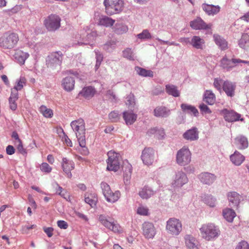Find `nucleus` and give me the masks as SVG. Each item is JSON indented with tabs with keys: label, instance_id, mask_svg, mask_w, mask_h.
Masks as SVG:
<instances>
[{
	"label": "nucleus",
	"instance_id": "obj_1",
	"mask_svg": "<svg viewBox=\"0 0 249 249\" xmlns=\"http://www.w3.org/2000/svg\"><path fill=\"white\" fill-rule=\"evenodd\" d=\"M71 126L75 133L79 145L81 147L85 148L84 149V154H87L88 151V149L86 147V129L84 120L80 118L77 120L73 121L71 123Z\"/></svg>",
	"mask_w": 249,
	"mask_h": 249
},
{
	"label": "nucleus",
	"instance_id": "obj_2",
	"mask_svg": "<svg viewBox=\"0 0 249 249\" xmlns=\"http://www.w3.org/2000/svg\"><path fill=\"white\" fill-rule=\"evenodd\" d=\"M199 231L202 238L207 241L215 240L220 234L218 227L211 223L203 224Z\"/></svg>",
	"mask_w": 249,
	"mask_h": 249
},
{
	"label": "nucleus",
	"instance_id": "obj_3",
	"mask_svg": "<svg viewBox=\"0 0 249 249\" xmlns=\"http://www.w3.org/2000/svg\"><path fill=\"white\" fill-rule=\"evenodd\" d=\"M63 54L61 51L53 52L46 59L47 68L50 71H59L61 68Z\"/></svg>",
	"mask_w": 249,
	"mask_h": 249
},
{
	"label": "nucleus",
	"instance_id": "obj_4",
	"mask_svg": "<svg viewBox=\"0 0 249 249\" xmlns=\"http://www.w3.org/2000/svg\"><path fill=\"white\" fill-rule=\"evenodd\" d=\"M18 41V36L15 33L5 34L0 37V47L4 49L13 48Z\"/></svg>",
	"mask_w": 249,
	"mask_h": 249
},
{
	"label": "nucleus",
	"instance_id": "obj_5",
	"mask_svg": "<svg viewBox=\"0 0 249 249\" xmlns=\"http://www.w3.org/2000/svg\"><path fill=\"white\" fill-rule=\"evenodd\" d=\"M166 229L168 233L177 236L182 231V224L179 219L171 218L166 222Z\"/></svg>",
	"mask_w": 249,
	"mask_h": 249
},
{
	"label": "nucleus",
	"instance_id": "obj_6",
	"mask_svg": "<svg viewBox=\"0 0 249 249\" xmlns=\"http://www.w3.org/2000/svg\"><path fill=\"white\" fill-rule=\"evenodd\" d=\"M101 187L103 194L107 201L114 203L119 198L120 196V192L117 191L113 193L111 190L109 185L107 183L104 182H101Z\"/></svg>",
	"mask_w": 249,
	"mask_h": 249
},
{
	"label": "nucleus",
	"instance_id": "obj_7",
	"mask_svg": "<svg viewBox=\"0 0 249 249\" xmlns=\"http://www.w3.org/2000/svg\"><path fill=\"white\" fill-rule=\"evenodd\" d=\"M107 169L108 171H117L120 168L119 154L114 151H109L107 153Z\"/></svg>",
	"mask_w": 249,
	"mask_h": 249
},
{
	"label": "nucleus",
	"instance_id": "obj_8",
	"mask_svg": "<svg viewBox=\"0 0 249 249\" xmlns=\"http://www.w3.org/2000/svg\"><path fill=\"white\" fill-rule=\"evenodd\" d=\"M191 153L188 148L183 147L179 150L176 155V161L178 164L184 166L191 161Z\"/></svg>",
	"mask_w": 249,
	"mask_h": 249
},
{
	"label": "nucleus",
	"instance_id": "obj_9",
	"mask_svg": "<svg viewBox=\"0 0 249 249\" xmlns=\"http://www.w3.org/2000/svg\"><path fill=\"white\" fill-rule=\"evenodd\" d=\"M104 3L107 13L110 15L120 11L123 5L122 0H104Z\"/></svg>",
	"mask_w": 249,
	"mask_h": 249
},
{
	"label": "nucleus",
	"instance_id": "obj_10",
	"mask_svg": "<svg viewBox=\"0 0 249 249\" xmlns=\"http://www.w3.org/2000/svg\"><path fill=\"white\" fill-rule=\"evenodd\" d=\"M60 18L56 15L52 14L48 16L44 21V24L49 31H54L60 26Z\"/></svg>",
	"mask_w": 249,
	"mask_h": 249
},
{
	"label": "nucleus",
	"instance_id": "obj_11",
	"mask_svg": "<svg viewBox=\"0 0 249 249\" xmlns=\"http://www.w3.org/2000/svg\"><path fill=\"white\" fill-rule=\"evenodd\" d=\"M100 222L107 228L110 230L114 232H120L121 231V227L110 217H107L104 215H100L99 218Z\"/></svg>",
	"mask_w": 249,
	"mask_h": 249
},
{
	"label": "nucleus",
	"instance_id": "obj_12",
	"mask_svg": "<svg viewBox=\"0 0 249 249\" xmlns=\"http://www.w3.org/2000/svg\"><path fill=\"white\" fill-rule=\"evenodd\" d=\"M243 63L249 65V61L240 59H228L226 56H224L220 61V66L224 70L230 71L236 66L237 63Z\"/></svg>",
	"mask_w": 249,
	"mask_h": 249
},
{
	"label": "nucleus",
	"instance_id": "obj_13",
	"mask_svg": "<svg viewBox=\"0 0 249 249\" xmlns=\"http://www.w3.org/2000/svg\"><path fill=\"white\" fill-rule=\"evenodd\" d=\"M141 158L143 163L147 165H151L155 160V152L153 148H145L142 152Z\"/></svg>",
	"mask_w": 249,
	"mask_h": 249
},
{
	"label": "nucleus",
	"instance_id": "obj_14",
	"mask_svg": "<svg viewBox=\"0 0 249 249\" xmlns=\"http://www.w3.org/2000/svg\"><path fill=\"white\" fill-rule=\"evenodd\" d=\"M188 181L187 177L182 171H178L175 174V178L172 185L173 187H181Z\"/></svg>",
	"mask_w": 249,
	"mask_h": 249
},
{
	"label": "nucleus",
	"instance_id": "obj_15",
	"mask_svg": "<svg viewBox=\"0 0 249 249\" xmlns=\"http://www.w3.org/2000/svg\"><path fill=\"white\" fill-rule=\"evenodd\" d=\"M221 113L224 116L225 120L229 122H233L240 120L243 121V118H241V115L233 110H229L227 109H224L221 110Z\"/></svg>",
	"mask_w": 249,
	"mask_h": 249
},
{
	"label": "nucleus",
	"instance_id": "obj_16",
	"mask_svg": "<svg viewBox=\"0 0 249 249\" xmlns=\"http://www.w3.org/2000/svg\"><path fill=\"white\" fill-rule=\"evenodd\" d=\"M142 231L144 237L148 239L153 238L156 233L154 224L149 222H145L143 223Z\"/></svg>",
	"mask_w": 249,
	"mask_h": 249
},
{
	"label": "nucleus",
	"instance_id": "obj_17",
	"mask_svg": "<svg viewBox=\"0 0 249 249\" xmlns=\"http://www.w3.org/2000/svg\"><path fill=\"white\" fill-rule=\"evenodd\" d=\"M198 178L202 184L210 185L215 181L216 177L209 172H203L198 176Z\"/></svg>",
	"mask_w": 249,
	"mask_h": 249
},
{
	"label": "nucleus",
	"instance_id": "obj_18",
	"mask_svg": "<svg viewBox=\"0 0 249 249\" xmlns=\"http://www.w3.org/2000/svg\"><path fill=\"white\" fill-rule=\"evenodd\" d=\"M236 88V84L230 81H224L223 83L222 89L228 97H232L235 95Z\"/></svg>",
	"mask_w": 249,
	"mask_h": 249
},
{
	"label": "nucleus",
	"instance_id": "obj_19",
	"mask_svg": "<svg viewBox=\"0 0 249 249\" xmlns=\"http://www.w3.org/2000/svg\"><path fill=\"white\" fill-rule=\"evenodd\" d=\"M212 26V24H207L200 18H197L190 22V26L195 30L208 29Z\"/></svg>",
	"mask_w": 249,
	"mask_h": 249
},
{
	"label": "nucleus",
	"instance_id": "obj_20",
	"mask_svg": "<svg viewBox=\"0 0 249 249\" xmlns=\"http://www.w3.org/2000/svg\"><path fill=\"white\" fill-rule=\"evenodd\" d=\"M183 137L184 139L190 141L197 140L199 138L198 129L196 127H194L187 130L183 133Z\"/></svg>",
	"mask_w": 249,
	"mask_h": 249
},
{
	"label": "nucleus",
	"instance_id": "obj_21",
	"mask_svg": "<svg viewBox=\"0 0 249 249\" xmlns=\"http://www.w3.org/2000/svg\"><path fill=\"white\" fill-rule=\"evenodd\" d=\"M62 167L63 171L67 174V177L71 178L72 176L71 171L74 168V162L72 160L64 158L62 159Z\"/></svg>",
	"mask_w": 249,
	"mask_h": 249
},
{
	"label": "nucleus",
	"instance_id": "obj_22",
	"mask_svg": "<svg viewBox=\"0 0 249 249\" xmlns=\"http://www.w3.org/2000/svg\"><path fill=\"white\" fill-rule=\"evenodd\" d=\"M227 196L230 206L232 207H238L241 196L235 192L229 193Z\"/></svg>",
	"mask_w": 249,
	"mask_h": 249
},
{
	"label": "nucleus",
	"instance_id": "obj_23",
	"mask_svg": "<svg viewBox=\"0 0 249 249\" xmlns=\"http://www.w3.org/2000/svg\"><path fill=\"white\" fill-rule=\"evenodd\" d=\"M74 84V79L70 76L66 77L62 80V86L63 89L67 91H71L73 89Z\"/></svg>",
	"mask_w": 249,
	"mask_h": 249
},
{
	"label": "nucleus",
	"instance_id": "obj_24",
	"mask_svg": "<svg viewBox=\"0 0 249 249\" xmlns=\"http://www.w3.org/2000/svg\"><path fill=\"white\" fill-rule=\"evenodd\" d=\"M180 107L183 112L185 114L193 115L196 117L198 115V110L193 106L183 103L180 105Z\"/></svg>",
	"mask_w": 249,
	"mask_h": 249
},
{
	"label": "nucleus",
	"instance_id": "obj_25",
	"mask_svg": "<svg viewBox=\"0 0 249 249\" xmlns=\"http://www.w3.org/2000/svg\"><path fill=\"white\" fill-rule=\"evenodd\" d=\"M123 117L125 124L128 125L132 124L136 121L137 115L132 111H125L123 112Z\"/></svg>",
	"mask_w": 249,
	"mask_h": 249
},
{
	"label": "nucleus",
	"instance_id": "obj_26",
	"mask_svg": "<svg viewBox=\"0 0 249 249\" xmlns=\"http://www.w3.org/2000/svg\"><path fill=\"white\" fill-rule=\"evenodd\" d=\"M170 114V110L165 107H158L154 110V115L157 117L166 118Z\"/></svg>",
	"mask_w": 249,
	"mask_h": 249
},
{
	"label": "nucleus",
	"instance_id": "obj_27",
	"mask_svg": "<svg viewBox=\"0 0 249 249\" xmlns=\"http://www.w3.org/2000/svg\"><path fill=\"white\" fill-rule=\"evenodd\" d=\"M234 144L239 149H244L248 146V139L244 136H239L235 139Z\"/></svg>",
	"mask_w": 249,
	"mask_h": 249
},
{
	"label": "nucleus",
	"instance_id": "obj_28",
	"mask_svg": "<svg viewBox=\"0 0 249 249\" xmlns=\"http://www.w3.org/2000/svg\"><path fill=\"white\" fill-rule=\"evenodd\" d=\"M213 37L215 43L221 50L228 49V42L223 37L218 34H214Z\"/></svg>",
	"mask_w": 249,
	"mask_h": 249
},
{
	"label": "nucleus",
	"instance_id": "obj_29",
	"mask_svg": "<svg viewBox=\"0 0 249 249\" xmlns=\"http://www.w3.org/2000/svg\"><path fill=\"white\" fill-rule=\"evenodd\" d=\"M203 10L208 15H214L217 14L220 9V7L217 5L215 6L211 4H202Z\"/></svg>",
	"mask_w": 249,
	"mask_h": 249
},
{
	"label": "nucleus",
	"instance_id": "obj_30",
	"mask_svg": "<svg viewBox=\"0 0 249 249\" xmlns=\"http://www.w3.org/2000/svg\"><path fill=\"white\" fill-rule=\"evenodd\" d=\"M204 43V39L198 36H194L191 39L190 45L196 49L202 50Z\"/></svg>",
	"mask_w": 249,
	"mask_h": 249
},
{
	"label": "nucleus",
	"instance_id": "obj_31",
	"mask_svg": "<svg viewBox=\"0 0 249 249\" xmlns=\"http://www.w3.org/2000/svg\"><path fill=\"white\" fill-rule=\"evenodd\" d=\"M18 93L17 91H14L11 89L10 96L9 98V107L11 110L14 111L17 108L16 101L18 99Z\"/></svg>",
	"mask_w": 249,
	"mask_h": 249
},
{
	"label": "nucleus",
	"instance_id": "obj_32",
	"mask_svg": "<svg viewBox=\"0 0 249 249\" xmlns=\"http://www.w3.org/2000/svg\"><path fill=\"white\" fill-rule=\"evenodd\" d=\"M230 159L234 164L239 166L244 161L245 157L237 151H235L234 153L230 156Z\"/></svg>",
	"mask_w": 249,
	"mask_h": 249
},
{
	"label": "nucleus",
	"instance_id": "obj_33",
	"mask_svg": "<svg viewBox=\"0 0 249 249\" xmlns=\"http://www.w3.org/2000/svg\"><path fill=\"white\" fill-rule=\"evenodd\" d=\"M95 89L92 87H84L79 93V95H82L85 98H89L93 97L95 94Z\"/></svg>",
	"mask_w": 249,
	"mask_h": 249
},
{
	"label": "nucleus",
	"instance_id": "obj_34",
	"mask_svg": "<svg viewBox=\"0 0 249 249\" xmlns=\"http://www.w3.org/2000/svg\"><path fill=\"white\" fill-rule=\"evenodd\" d=\"M123 170L124 172V183L126 185H128L130 184V178L132 173L131 165L128 164L125 167H123Z\"/></svg>",
	"mask_w": 249,
	"mask_h": 249
},
{
	"label": "nucleus",
	"instance_id": "obj_35",
	"mask_svg": "<svg viewBox=\"0 0 249 249\" xmlns=\"http://www.w3.org/2000/svg\"><path fill=\"white\" fill-rule=\"evenodd\" d=\"M223 216L224 218L228 222H232L233 218L236 216L235 212L230 208H226L223 210Z\"/></svg>",
	"mask_w": 249,
	"mask_h": 249
},
{
	"label": "nucleus",
	"instance_id": "obj_36",
	"mask_svg": "<svg viewBox=\"0 0 249 249\" xmlns=\"http://www.w3.org/2000/svg\"><path fill=\"white\" fill-rule=\"evenodd\" d=\"M185 244L190 249L196 248L197 241L195 237L190 235H186L185 237Z\"/></svg>",
	"mask_w": 249,
	"mask_h": 249
},
{
	"label": "nucleus",
	"instance_id": "obj_37",
	"mask_svg": "<svg viewBox=\"0 0 249 249\" xmlns=\"http://www.w3.org/2000/svg\"><path fill=\"white\" fill-rule=\"evenodd\" d=\"M135 71L136 73L142 77H153L154 74L151 70H147L140 67H135Z\"/></svg>",
	"mask_w": 249,
	"mask_h": 249
},
{
	"label": "nucleus",
	"instance_id": "obj_38",
	"mask_svg": "<svg viewBox=\"0 0 249 249\" xmlns=\"http://www.w3.org/2000/svg\"><path fill=\"white\" fill-rule=\"evenodd\" d=\"M204 101L209 105H212L215 102V96L211 90H207L204 93Z\"/></svg>",
	"mask_w": 249,
	"mask_h": 249
},
{
	"label": "nucleus",
	"instance_id": "obj_39",
	"mask_svg": "<svg viewBox=\"0 0 249 249\" xmlns=\"http://www.w3.org/2000/svg\"><path fill=\"white\" fill-rule=\"evenodd\" d=\"M166 92L170 95L177 97L180 95V92L178 90L177 87L174 85H166L165 86Z\"/></svg>",
	"mask_w": 249,
	"mask_h": 249
},
{
	"label": "nucleus",
	"instance_id": "obj_40",
	"mask_svg": "<svg viewBox=\"0 0 249 249\" xmlns=\"http://www.w3.org/2000/svg\"><path fill=\"white\" fill-rule=\"evenodd\" d=\"M139 196L143 199H148L154 195V191L149 187H144L140 191Z\"/></svg>",
	"mask_w": 249,
	"mask_h": 249
},
{
	"label": "nucleus",
	"instance_id": "obj_41",
	"mask_svg": "<svg viewBox=\"0 0 249 249\" xmlns=\"http://www.w3.org/2000/svg\"><path fill=\"white\" fill-rule=\"evenodd\" d=\"M239 47L244 49H247L249 47V35L243 34L238 42Z\"/></svg>",
	"mask_w": 249,
	"mask_h": 249
},
{
	"label": "nucleus",
	"instance_id": "obj_42",
	"mask_svg": "<svg viewBox=\"0 0 249 249\" xmlns=\"http://www.w3.org/2000/svg\"><path fill=\"white\" fill-rule=\"evenodd\" d=\"M116 41L110 40L103 46V49L107 52H112L116 47Z\"/></svg>",
	"mask_w": 249,
	"mask_h": 249
},
{
	"label": "nucleus",
	"instance_id": "obj_43",
	"mask_svg": "<svg viewBox=\"0 0 249 249\" xmlns=\"http://www.w3.org/2000/svg\"><path fill=\"white\" fill-rule=\"evenodd\" d=\"M15 58L18 61V62L22 65L24 63L25 60L29 57V54L22 52L19 51L16 53Z\"/></svg>",
	"mask_w": 249,
	"mask_h": 249
},
{
	"label": "nucleus",
	"instance_id": "obj_44",
	"mask_svg": "<svg viewBox=\"0 0 249 249\" xmlns=\"http://www.w3.org/2000/svg\"><path fill=\"white\" fill-rule=\"evenodd\" d=\"M203 200L205 203L211 207H214L216 205V199L211 195H207L204 196Z\"/></svg>",
	"mask_w": 249,
	"mask_h": 249
},
{
	"label": "nucleus",
	"instance_id": "obj_45",
	"mask_svg": "<svg viewBox=\"0 0 249 249\" xmlns=\"http://www.w3.org/2000/svg\"><path fill=\"white\" fill-rule=\"evenodd\" d=\"M40 112L46 118H51L53 115V112L52 109L48 108L45 106H41L39 108Z\"/></svg>",
	"mask_w": 249,
	"mask_h": 249
},
{
	"label": "nucleus",
	"instance_id": "obj_46",
	"mask_svg": "<svg viewBox=\"0 0 249 249\" xmlns=\"http://www.w3.org/2000/svg\"><path fill=\"white\" fill-rule=\"evenodd\" d=\"M114 22L115 21L114 20L107 17H103L100 18L99 20V23L100 25L106 27H110L112 26Z\"/></svg>",
	"mask_w": 249,
	"mask_h": 249
},
{
	"label": "nucleus",
	"instance_id": "obj_47",
	"mask_svg": "<svg viewBox=\"0 0 249 249\" xmlns=\"http://www.w3.org/2000/svg\"><path fill=\"white\" fill-rule=\"evenodd\" d=\"M127 27L123 24H116L114 27V32L117 34H123L127 32Z\"/></svg>",
	"mask_w": 249,
	"mask_h": 249
},
{
	"label": "nucleus",
	"instance_id": "obj_48",
	"mask_svg": "<svg viewBox=\"0 0 249 249\" xmlns=\"http://www.w3.org/2000/svg\"><path fill=\"white\" fill-rule=\"evenodd\" d=\"M26 79L23 77H20L19 80L17 81L16 85L14 87L13 89L15 90L14 91H17L20 90L23 88L24 85L26 83Z\"/></svg>",
	"mask_w": 249,
	"mask_h": 249
},
{
	"label": "nucleus",
	"instance_id": "obj_49",
	"mask_svg": "<svg viewBox=\"0 0 249 249\" xmlns=\"http://www.w3.org/2000/svg\"><path fill=\"white\" fill-rule=\"evenodd\" d=\"M123 56L127 59L130 60H134V54L133 51L130 48H127L123 51Z\"/></svg>",
	"mask_w": 249,
	"mask_h": 249
},
{
	"label": "nucleus",
	"instance_id": "obj_50",
	"mask_svg": "<svg viewBox=\"0 0 249 249\" xmlns=\"http://www.w3.org/2000/svg\"><path fill=\"white\" fill-rule=\"evenodd\" d=\"M137 37L141 39H148L151 38L152 36L148 30L145 29L143 30L141 33L139 34Z\"/></svg>",
	"mask_w": 249,
	"mask_h": 249
},
{
	"label": "nucleus",
	"instance_id": "obj_51",
	"mask_svg": "<svg viewBox=\"0 0 249 249\" xmlns=\"http://www.w3.org/2000/svg\"><path fill=\"white\" fill-rule=\"evenodd\" d=\"M120 115L117 111H113L108 115L109 119L112 122H118L120 119Z\"/></svg>",
	"mask_w": 249,
	"mask_h": 249
},
{
	"label": "nucleus",
	"instance_id": "obj_52",
	"mask_svg": "<svg viewBox=\"0 0 249 249\" xmlns=\"http://www.w3.org/2000/svg\"><path fill=\"white\" fill-rule=\"evenodd\" d=\"M95 53L96 54V59L95 67L97 69H98L99 67V66H100L101 62L103 60V56L102 54L98 50H95Z\"/></svg>",
	"mask_w": 249,
	"mask_h": 249
},
{
	"label": "nucleus",
	"instance_id": "obj_53",
	"mask_svg": "<svg viewBox=\"0 0 249 249\" xmlns=\"http://www.w3.org/2000/svg\"><path fill=\"white\" fill-rule=\"evenodd\" d=\"M224 82V81L222 79L215 78L214 80L213 86L218 90L220 91L222 89L223 83Z\"/></svg>",
	"mask_w": 249,
	"mask_h": 249
},
{
	"label": "nucleus",
	"instance_id": "obj_54",
	"mask_svg": "<svg viewBox=\"0 0 249 249\" xmlns=\"http://www.w3.org/2000/svg\"><path fill=\"white\" fill-rule=\"evenodd\" d=\"M148 209L145 206H141L137 209V213L142 215H147L148 214Z\"/></svg>",
	"mask_w": 249,
	"mask_h": 249
},
{
	"label": "nucleus",
	"instance_id": "obj_55",
	"mask_svg": "<svg viewBox=\"0 0 249 249\" xmlns=\"http://www.w3.org/2000/svg\"><path fill=\"white\" fill-rule=\"evenodd\" d=\"M40 170L45 173H49L52 171V167L46 162H43L40 166Z\"/></svg>",
	"mask_w": 249,
	"mask_h": 249
},
{
	"label": "nucleus",
	"instance_id": "obj_56",
	"mask_svg": "<svg viewBox=\"0 0 249 249\" xmlns=\"http://www.w3.org/2000/svg\"><path fill=\"white\" fill-rule=\"evenodd\" d=\"M126 104L130 106H133L135 104L134 96L133 94H130L126 98Z\"/></svg>",
	"mask_w": 249,
	"mask_h": 249
},
{
	"label": "nucleus",
	"instance_id": "obj_57",
	"mask_svg": "<svg viewBox=\"0 0 249 249\" xmlns=\"http://www.w3.org/2000/svg\"><path fill=\"white\" fill-rule=\"evenodd\" d=\"M235 249H249V244L245 241H242L238 244Z\"/></svg>",
	"mask_w": 249,
	"mask_h": 249
},
{
	"label": "nucleus",
	"instance_id": "obj_58",
	"mask_svg": "<svg viewBox=\"0 0 249 249\" xmlns=\"http://www.w3.org/2000/svg\"><path fill=\"white\" fill-rule=\"evenodd\" d=\"M53 187L55 188L56 194L65 198V194L62 193L63 188L57 182L54 183Z\"/></svg>",
	"mask_w": 249,
	"mask_h": 249
},
{
	"label": "nucleus",
	"instance_id": "obj_59",
	"mask_svg": "<svg viewBox=\"0 0 249 249\" xmlns=\"http://www.w3.org/2000/svg\"><path fill=\"white\" fill-rule=\"evenodd\" d=\"M17 148L20 153L22 155H25L27 153L26 149L23 148L22 141L19 142L16 144Z\"/></svg>",
	"mask_w": 249,
	"mask_h": 249
},
{
	"label": "nucleus",
	"instance_id": "obj_60",
	"mask_svg": "<svg viewBox=\"0 0 249 249\" xmlns=\"http://www.w3.org/2000/svg\"><path fill=\"white\" fill-rule=\"evenodd\" d=\"M199 108L200 109V111L202 112H204L205 113H208L210 114L212 112L211 110L210 109V108L208 107V106L204 104H201L199 106Z\"/></svg>",
	"mask_w": 249,
	"mask_h": 249
},
{
	"label": "nucleus",
	"instance_id": "obj_61",
	"mask_svg": "<svg viewBox=\"0 0 249 249\" xmlns=\"http://www.w3.org/2000/svg\"><path fill=\"white\" fill-rule=\"evenodd\" d=\"M44 231L47 234L49 237H51L53 235V229L52 227H44Z\"/></svg>",
	"mask_w": 249,
	"mask_h": 249
},
{
	"label": "nucleus",
	"instance_id": "obj_62",
	"mask_svg": "<svg viewBox=\"0 0 249 249\" xmlns=\"http://www.w3.org/2000/svg\"><path fill=\"white\" fill-rule=\"evenodd\" d=\"M57 226L60 229H67L68 227V223L63 220H59L57 221Z\"/></svg>",
	"mask_w": 249,
	"mask_h": 249
},
{
	"label": "nucleus",
	"instance_id": "obj_63",
	"mask_svg": "<svg viewBox=\"0 0 249 249\" xmlns=\"http://www.w3.org/2000/svg\"><path fill=\"white\" fill-rule=\"evenodd\" d=\"M85 201L86 203L89 204L91 207H93V206L95 205L96 202L94 199H92L89 196L85 197Z\"/></svg>",
	"mask_w": 249,
	"mask_h": 249
},
{
	"label": "nucleus",
	"instance_id": "obj_64",
	"mask_svg": "<svg viewBox=\"0 0 249 249\" xmlns=\"http://www.w3.org/2000/svg\"><path fill=\"white\" fill-rule=\"evenodd\" d=\"M15 149L14 147L11 145H9L6 147V152L7 154L11 155L15 153Z\"/></svg>",
	"mask_w": 249,
	"mask_h": 249
}]
</instances>
